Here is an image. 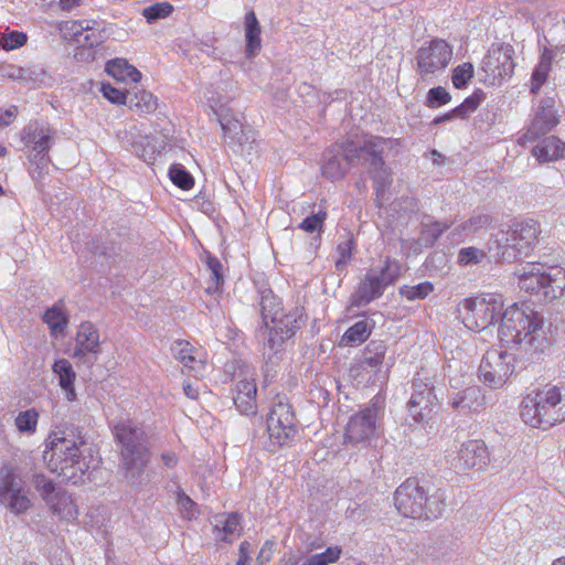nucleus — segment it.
<instances>
[{
	"mask_svg": "<svg viewBox=\"0 0 565 565\" xmlns=\"http://www.w3.org/2000/svg\"><path fill=\"white\" fill-rule=\"evenodd\" d=\"M492 223V216L484 213H473L470 218L462 224L460 228L466 234H473L480 230L487 228Z\"/></svg>",
	"mask_w": 565,
	"mask_h": 565,
	"instance_id": "a19ab883",
	"label": "nucleus"
},
{
	"mask_svg": "<svg viewBox=\"0 0 565 565\" xmlns=\"http://www.w3.org/2000/svg\"><path fill=\"white\" fill-rule=\"evenodd\" d=\"M173 11V6L169 2H157L143 9L142 15L148 23H153L159 19L169 17Z\"/></svg>",
	"mask_w": 565,
	"mask_h": 565,
	"instance_id": "37998d69",
	"label": "nucleus"
},
{
	"mask_svg": "<svg viewBox=\"0 0 565 565\" xmlns=\"http://www.w3.org/2000/svg\"><path fill=\"white\" fill-rule=\"evenodd\" d=\"M259 313L263 324L258 334L264 337V356L266 365H276L285 344L305 324L302 307H292L285 311L280 299L269 288L258 290Z\"/></svg>",
	"mask_w": 565,
	"mask_h": 565,
	"instance_id": "f03ea898",
	"label": "nucleus"
},
{
	"mask_svg": "<svg viewBox=\"0 0 565 565\" xmlns=\"http://www.w3.org/2000/svg\"><path fill=\"white\" fill-rule=\"evenodd\" d=\"M375 328V321L366 316L353 326H351L342 335L341 342L345 345L356 347L369 339L373 329Z\"/></svg>",
	"mask_w": 565,
	"mask_h": 565,
	"instance_id": "c756f323",
	"label": "nucleus"
},
{
	"mask_svg": "<svg viewBox=\"0 0 565 565\" xmlns=\"http://www.w3.org/2000/svg\"><path fill=\"white\" fill-rule=\"evenodd\" d=\"M412 387L413 393L407 403L408 411L416 423H422L429 416L437 401L434 383L431 379L417 374L413 379Z\"/></svg>",
	"mask_w": 565,
	"mask_h": 565,
	"instance_id": "6ab92c4d",
	"label": "nucleus"
},
{
	"mask_svg": "<svg viewBox=\"0 0 565 565\" xmlns=\"http://www.w3.org/2000/svg\"><path fill=\"white\" fill-rule=\"evenodd\" d=\"M245 54L248 58L254 57L260 50V25L253 10L245 14Z\"/></svg>",
	"mask_w": 565,
	"mask_h": 565,
	"instance_id": "7c9ffc66",
	"label": "nucleus"
},
{
	"mask_svg": "<svg viewBox=\"0 0 565 565\" xmlns=\"http://www.w3.org/2000/svg\"><path fill=\"white\" fill-rule=\"evenodd\" d=\"M565 142L555 136L543 138L532 149V154L540 163L556 161L564 157Z\"/></svg>",
	"mask_w": 565,
	"mask_h": 565,
	"instance_id": "bb28decb",
	"label": "nucleus"
},
{
	"mask_svg": "<svg viewBox=\"0 0 565 565\" xmlns=\"http://www.w3.org/2000/svg\"><path fill=\"white\" fill-rule=\"evenodd\" d=\"M327 206L326 202H321L319 204L318 210L315 209L311 211L310 215L305 217L301 223L298 225L299 230H302L306 233L317 235L313 236L310 241V246L317 250L320 247L321 244V234L323 232L324 222L327 220Z\"/></svg>",
	"mask_w": 565,
	"mask_h": 565,
	"instance_id": "a878e982",
	"label": "nucleus"
},
{
	"mask_svg": "<svg viewBox=\"0 0 565 565\" xmlns=\"http://www.w3.org/2000/svg\"><path fill=\"white\" fill-rule=\"evenodd\" d=\"M514 49L510 44H493L482 60V71L492 85H501L514 71Z\"/></svg>",
	"mask_w": 565,
	"mask_h": 565,
	"instance_id": "dca6fc26",
	"label": "nucleus"
},
{
	"mask_svg": "<svg viewBox=\"0 0 565 565\" xmlns=\"http://www.w3.org/2000/svg\"><path fill=\"white\" fill-rule=\"evenodd\" d=\"M542 316L530 307L509 306L501 315L498 337L503 347L524 345L537 350L541 342Z\"/></svg>",
	"mask_w": 565,
	"mask_h": 565,
	"instance_id": "39448f33",
	"label": "nucleus"
},
{
	"mask_svg": "<svg viewBox=\"0 0 565 565\" xmlns=\"http://www.w3.org/2000/svg\"><path fill=\"white\" fill-rule=\"evenodd\" d=\"M303 561L300 556L289 555L279 561L278 565H303Z\"/></svg>",
	"mask_w": 565,
	"mask_h": 565,
	"instance_id": "774afa93",
	"label": "nucleus"
},
{
	"mask_svg": "<svg viewBox=\"0 0 565 565\" xmlns=\"http://www.w3.org/2000/svg\"><path fill=\"white\" fill-rule=\"evenodd\" d=\"M108 75L116 81L138 83L141 79V73L125 58H114L106 63L105 67Z\"/></svg>",
	"mask_w": 565,
	"mask_h": 565,
	"instance_id": "2f4dec72",
	"label": "nucleus"
},
{
	"mask_svg": "<svg viewBox=\"0 0 565 565\" xmlns=\"http://www.w3.org/2000/svg\"><path fill=\"white\" fill-rule=\"evenodd\" d=\"M15 424L20 431L35 430V408L20 413L15 419Z\"/></svg>",
	"mask_w": 565,
	"mask_h": 565,
	"instance_id": "4d7b16f0",
	"label": "nucleus"
},
{
	"mask_svg": "<svg viewBox=\"0 0 565 565\" xmlns=\"http://www.w3.org/2000/svg\"><path fill=\"white\" fill-rule=\"evenodd\" d=\"M56 29L65 40L82 47H96L106 41L105 23L96 20L62 21Z\"/></svg>",
	"mask_w": 565,
	"mask_h": 565,
	"instance_id": "4468645a",
	"label": "nucleus"
},
{
	"mask_svg": "<svg viewBox=\"0 0 565 565\" xmlns=\"http://www.w3.org/2000/svg\"><path fill=\"white\" fill-rule=\"evenodd\" d=\"M171 350L174 358L179 360L184 366L193 369L192 363L195 361V359L191 354L192 347L188 341L174 342Z\"/></svg>",
	"mask_w": 565,
	"mask_h": 565,
	"instance_id": "3c124183",
	"label": "nucleus"
},
{
	"mask_svg": "<svg viewBox=\"0 0 565 565\" xmlns=\"http://www.w3.org/2000/svg\"><path fill=\"white\" fill-rule=\"evenodd\" d=\"M0 502L17 513L25 511L31 505L24 490V481L10 466L0 469Z\"/></svg>",
	"mask_w": 565,
	"mask_h": 565,
	"instance_id": "f3484780",
	"label": "nucleus"
},
{
	"mask_svg": "<svg viewBox=\"0 0 565 565\" xmlns=\"http://www.w3.org/2000/svg\"><path fill=\"white\" fill-rule=\"evenodd\" d=\"M214 529L224 533L222 541L230 542L227 536L241 531V516L237 513L220 514L215 516Z\"/></svg>",
	"mask_w": 565,
	"mask_h": 565,
	"instance_id": "e433bc0d",
	"label": "nucleus"
},
{
	"mask_svg": "<svg viewBox=\"0 0 565 565\" xmlns=\"http://www.w3.org/2000/svg\"><path fill=\"white\" fill-rule=\"evenodd\" d=\"M449 405L459 414L477 413L484 407L486 396L479 386L472 385L450 395Z\"/></svg>",
	"mask_w": 565,
	"mask_h": 565,
	"instance_id": "393cba45",
	"label": "nucleus"
},
{
	"mask_svg": "<svg viewBox=\"0 0 565 565\" xmlns=\"http://www.w3.org/2000/svg\"><path fill=\"white\" fill-rule=\"evenodd\" d=\"M540 232V224L534 220L515 222L508 233H502V238L490 241V250L495 248V256L502 260L522 259L529 256Z\"/></svg>",
	"mask_w": 565,
	"mask_h": 565,
	"instance_id": "6e6552de",
	"label": "nucleus"
},
{
	"mask_svg": "<svg viewBox=\"0 0 565 565\" xmlns=\"http://www.w3.org/2000/svg\"><path fill=\"white\" fill-rule=\"evenodd\" d=\"M434 290L430 281H424L416 286H403L399 294L408 300L425 299Z\"/></svg>",
	"mask_w": 565,
	"mask_h": 565,
	"instance_id": "c03bdc74",
	"label": "nucleus"
},
{
	"mask_svg": "<svg viewBox=\"0 0 565 565\" xmlns=\"http://www.w3.org/2000/svg\"><path fill=\"white\" fill-rule=\"evenodd\" d=\"M394 505L404 518L415 520H436L445 510V498L428 489L416 478H408L394 492Z\"/></svg>",
	"mask_w": 565,
	"mask_h": 565,
	"instance_id": "0eeeda50",
	"label": "nucleus"
},
{
	"mask_svg": "<svg viewBox=\"0 0 565 565\" xmlns=\"http://www.w3.org/2000/svg\"><path fill=\"white\" fill-rule=\"evenodd\" d=\"M274 545L275 543L273 541H266L264 543L256 557V565H265L271 559L274 554Z\"/></svg>",
	"mask_w": 565,
	"mask_h": 565,
	"instance_id": "13d9d810",
	"label": "nucleus"
},
{
	"mask_svg": "<svg viewBox=\"0 0 565 565\" xmlns=\"http://www.w3.org/2000/svg\"><path fill=\"white\" fill-rule=\"evenodd\" d=\"M178 504L182 510H184L189 513L195 507V502L189 495H186L184 492L178 493Z\"/></svg>",
	"mask_w": 565,
	"mask_h": 565,
	"instance_id": "e2e57ef3",
	"label": "nucleus"
},
{
	"mask_svg": "<svg viewBox=\"0 0 565 565\" xmlns=\"http://www.w3.org/2000/svg\"><path fill=\"white\" fill-rule=\"evenodd\" d=\"M250 553H252V545L247 541H243L239 544V556L236 562V564H244V563H250Z\"/></svg>",
	"mask_w": 565,
	"mask_h": 565,
	"instance_id": "680f3d73",
	"label": "nucleus"
},
{
	"mask_svg": "<svg viewBox=\"0 0 565 565\" xmlns=\"http://www.w3.org/2000/svg\"><path fill=\"white\" fill-rule=\"evenodd\" d=\"M103 96L113 104L126 105L128 99V93L114 87L111 84L102 85Z\"/></svg>",
	"mask_w": 565,
	"mask_h": 565,
	"instance_id": "6e6d98bb",
	"label": "nucleus"
},
{
	"mask_svg": "<svg viewBox=\"0 0 565 565\" xmlns=\"http://www.w3.org/2000/svg\"><path fill=\"white\" fill-rule=\"evenodd\" d=\"M385 354L386 345L383 341H371L362 356L350 367V376L361 383L367 375L370 381L382 369Z\"/></svg>",
	"mask_w": 565,
	"mask_h": 565,
	"instance_id": "412c9836",
	"label": "nucleus"
},
{
	"mask_svg": "<svg viewBox=\"0 0 565 565\" xmlns=\"http://www.w3.org/2000/svg\"><path fill=\"white\" fill-rule=\"evenodd\" d=\"M56 138V130H53L49 127L41 128L38 131V173H41L42 170H45V172L49 173L50 166L53 170H56L55 166L51 163L50 158L46 156V152L55 143Z\"/></svg>",
	"mask_w": 565,
	"mask_h": 565,
	"instance_id": "c85d7f7f",
	"label": "nucleus"
},
{
	"mask_svg": "<svg viewBox=\"0 0 565 565\" xmlns=\"http://www.w3.org/2000/svg\"><path fill=\"white\" fill-rule=\"evenodd\" d=\"M100 352L99 332L90 321L79 324L72 356L81 363L93 365Z\"/></svg>",
	"mask_w": 565,
	"mask_h": 565,
	"instance_id": "4be33fe9",
	"label": "nucleus"
},
{
	"mask_svg": "<svg viewBox=\"0 0 565 565\" xmlns=\"http://www.w3.org/2000/svg\"><path fill=\"white\" fill-rule=\"evenodd\" d=\"M115 440L120 448L119 469L127 486L141 490L149 484L151 472L150 440L145 429L130 419L111 425Z\"/></svg>",
	"mask_w": 565,
	"mask_h": 565,
	"instance_id": "7ed1b4c3",
	"label": "nucleus"
},
{
	"mask_svg": "<svg viewBox=\"0 0 565 565\" xmlns=\"http://www.w3.org/2000/svg\"><path fill=\"white\" fill-rule=\"evenodd\" d=\"M452 56L451 46L444 40H433L428 46H423L417 52V65L422 75L431 74L445 68Z\"/></svg>",
	"mask_w": 565,
	"mask_h": 565,
	"instance_id": "aec40b11",
	"label": "nucleus"
},
{
	"mask_svg": "<svg viewBox=\"0 0 565 565\" xmlns=\"http://www.w3.org/2000/svg\"><path fill=\"white\" fill-rule=\"evenodd\" d=\"M451 226L450 222L430 221L422 223L420 236L418 241L425 247H431L436 241Z\"/></svg>",
	"mask_w": 565,
	"mask_h": 565,
	"instance_id": "f704fd0d",
	"label": "nucleus"
},
{
	"mask_svg": "<svg viewBox=\"0 0 565 565\" xmlns=\"http://www.w3.org/2000/svg\"><path fill=\"white\" fill-rule=\"evenodd\" d=\"M242 129V125L237 119L232 120L231 122H225L224 128L222 129L225 136L233 137Z\"/></svg>",
	"mask_w": 565,
	"mask_h": 565,
	"instance_id": "69168bd1",
	"label": "nucleus"
},
{
	"mask_svg": "<svg viewBox=\"0 0 565 565\" xmlns=\"http://www.w3.org/2000/svg\"><path fill=\"white\" fill-rule=\"evenodd\" d=\"M484 97V93L481 89H477L472 95L465 98L459 106L455 107V113L459 114L460 118H466L478 108Z\"/></svg>",
	"mask_w": 565,
	"mask_h": 565,
	"instance_id": "49530a36",
	"label": "nucleus"
},
{
	"mask_svg": "<svg viewBox=\"0 0 565 565\" xmlns=\"http://www.w3.org/2000/svg\"><path fill=\"white\" fill-rule=\"evenodd\" d=\"M399 276L401 264L396 259L386 258L384 266L369 269L351 296V307L366 306L380 298L386 287L395 284Z\"/></svg>",
	"mask_w": 565,
	"mask_h": 565,
	"instance_id": "9d476101",
	"label": "nucleus"
},
{
	"mask_svg": "<svg viewBox=\"0 0 565 565\" xmlns=\"http://www.w3.org/2000/svg\"><path fill=\"white\" fill-rule=\"evenodd\" d=\"M450 99V94L444 87L437 86L428 90L426 105L430 108H436L446 105Z\"/></svg>",
	"mask_w": 565,
	"mask_h": 565,
	"instance_id": "603ef678",
	"label": "nucleus"
},
{
	"mask_svg": "<svg viewBox=\"0 0 565 565\" xmlns=\"http://www.w3.org/2000/svg\"><path fill=\"white\" fill-rule=\"evenodd\" d=\"M354 247V239L352 236L340 242L337 246V253L339 258L335 260L337 270H343L347 267L348 262L352 257V249Z\"/></svg>",
	"mask_w": 565,
	"mask_h": 565,
	"instance_id": "09e8293b",
	"label": "nucleus"
},
{
	"mask_svg": "<svg viewBox=\"0 0 565 565\" xmlns=\"http://www.w3.org/2000/svg\"><path fill=\"white\" fill-rule=\"evenodd\" d=\"M391 143L390 139L377 136L335 142L322 153L321 174L334 182L342 180L351 167L363 166L373 181L376 196L381 198L393 181L392 170L383 159L384 151L391 148Z\"/></svg>",
	"mask_w": 565,
	"mask_h": 565,
	"instance_id": "f257e3e1",
	"label": "nucleus"
},
{
	"mask_svg": "<svg viewBox=\"0 0 565 565\" xmlns=\"http://www.w3.org/2000/svg\"><path fill=\"white\" fill-rule=\"evenodd\" d=\"M130 109L139 113H152L157 108L156 97L147 90L128 92L127 104Z\"/></svg>",
	"mask_w": 565,
	"mask_h": 565,
	"instance_id": "72a5a7b5",
	"label": "nucleus"
},
{
	"mask_svg": "<svg viewBox=\"0 0 565 565\" xmlns=\"http://www.w3.org/2000/svg\"><path fill=\"white\" fill-rule=\"evenodd\" d=\"M51 472L73 484L84 483L89 469L97 467L94 450L83 437L77 440L67 437H54L45 444L42 456Z\"/></svg>",
	"mask_w": 565,
	"mask_h": 565,
	"instance_id": "20e7f679",
	"label": "nucleus"
},
{
	"mask_svg": "<svg viewBox=\"0 0 565 565\" xmlns=\"http://www.w3.org/2000/svg\"><path fill=\"white\" fill-rule=\"evenodd\" d=\"M205 263H206L209 270L211 271V279H210V282H209L205 291L207 294L212 295V294L218 292L221 289V286L224 282L223 274H222L223 265L220 262V259L217 257H215L214 255H212L211 253L206 254Z\"/></svg>",
	"mask_w": 565,
	"mask_h": 565,
	"instance_id": "c9c22d12",
	"label": "nucleus"
},
{
	"mask_svg": "<svg viewBox=\"0 0 565 565\" xmlns=\"http://www.w3.org/2000/svg\"><path fill=\"white\" fill-rule=\"evenodd\" d=\"M557 124L558 118L555 110V99L553 97H544L539 103L534 118L525 136L530 139L539 138L551 131Z\"/></svg>",
	"mask_w": 565,
	"mask_h": 565,
	"instance_id": "b1692460",
	"label": "nucleus"
},
{
	"mask_svg": "<svg viewBox=\"0 0 565 565\" xmlns=\"http://www.w3.org/2000/svg\"><path fill=\"white\" fill-rule=\"evenodd\" d=\"M519 287L530 294H541L544 301H552L564 294L565 269L561 266L532 264L519 275Z\"/></svg>",
	"mask_w": 565,
	"mask_h": 565,
	"instance_id": "1a4fd4ad",
	"label": "nucleus"
},
{
	"mask_svg": "<svg viewBox=\"0 0 565 565\" xmlns=\"http://www.w3.org/2000/svg\"><path fill=\"white\" fill-rule=\"evenodd\" d=\"M522 420L546 429L565 420V385L546 386L527 394L520 405Z\"/></svg>",
	"mask_w": 565,
	"mask_h": 565,
	"instance_id": "423d86ee",
	"label": "nucleus"
},
{
	"mask_svg": "<svg viewBox=\"0 0 565 565\" xmlns=\"http://www.w3.org/2000/svg\"><path fill=\"white\" fill-rule=\"evenodd\" d=\"M54 83V78L47 74L46 71H41L38 73V86L51 87Z\"/></svg>",
	"mask_w": 565,
	"mask_h": 565,
	"instance_id": "338daca9",
	"label": "nucleus"
},
{
	"mask_svg": "<svg viewBox=\"0 0 565 565\" xmlns=\"http://www.w3.org/2000/svg\"><path fill=\"white\" fill-rule=\"evenodd\" d=\"M236 395L256 396L257 387L254 381L243 380L236 384Z\"/></svg>",
	"mask_w": 565,
	"mask_h": 565,
	"instance_id": "bf43d9fd",
	"label": "nucleus"
},
{
	"mask_svg": "<svg viewBox=\"0 0 565 565\" xmlns=\"http://www.w3.org/2000/svg\"><path fill=\"white\" fill-rule=\"evenodd\" d=\"M473 76V66L471 63H462L454 68L451 81L456 88L462 89L467 86Z\"/></svg>",
	"mask_w": 565,
	"mask_h": 565,
	"instance_id": "a18cd8bd",
	"label": "nucleus"
},
{
	"mask_svg": "<svg viewBox=\"0 0 565 565\" xmlns=\"http://www.w3.org/2000/svg\"><path fill=\"white\" fill-rule=\"evenodd\" d=\"M43 321L47 324L52 337L57 339L63 335L68 324V316L63 303H55L47 309L43 315Z\"/></svg>",
	"mask_w": 565,
	"mask_h": 565,
	"instance_id": "473e14b6",
	"label": "nucleus"
},
{
	"mask_svg": "<svg viewBox=\"0 0 565 565\" xmlns=\"http://www.w3.org/2000/svg\"><path fill=\"white\" fill-rule=\"evenodd\" d=\"M19 149L28 157L29 161L32 162L35 150V128L32 125L25 126L20 132Z\"/></svg>",
	"mask_w": 565,
	"mask_h": 565,
	"instance_id": "79ce46f5",
	"label": "nucleus"
},
{
	"mask_svg": "<svg viewBox=\"0 0 565 565\" xmlns=\"http://www.w3.org/2000/svg\"><path fill=\"white\" fill-rule=\"evenodd\" d=\"M41 487L40 495L46 503L50 511L63 521H74L77 519L78 510L71 494L51 480H45L38 475V489Z\"/></svg>",
	"mask_w": 565,
	"mask_h": 565,
	"instance_id": "2eb2a0df",
	"label": "nucleus"
},
{
	"mask_svg": "<svg viewBox=\"0 0 565 565\" xmlns=\"http://www.w3.org/2000/svg\"><path fill=\"white\" fill-rule=\"evenodd\" d=\"M237 411L246 416L255 415L257 412L256 396L235 395L233 397Z\"/></svg>",
	"mask_w": 565,
	"mask_h": 565,
	"instance_id": "864d4df0",
	"label": "nucleus"
},
{
	"mask_svg": "<svg viewBox=\"0 0 565 565\" xmlns=\"http://www.w3.org/2000/svg\"><path fill=\"white\" fill-rule=\"evenodd\" d=\"M342 553L341 547L330 546L322 553H317L303 561V565H329L335 563Z\"/></svg>",
	"mask_w": 565,
	"mask_h": 565,
	"instance_id": "ea45409f",
	"label": "nucleus"
},
{
	"mask_svg": "<svg viewBox=\"0 0 565 565\" xmlns=\"http://www.w3.org/2000/svg\"><path fill=\"white\" fill-rule=\"evenodd\" d=\"M382 413L383 407L376 401L352 415L345 428L347 438L354 444L369 441L376 434V423Z\"/></svg>",
	"mask_w": 565,
	"mask_h": 565,
	"instance_id": "a211bd4d",
	"label": "nucleus"
},
{
	"mask_svg": "<svg viewBox=\"0 0 565 565\" xmlns=\"http://www.w3.org/2000/svg\"><path fill=\"white\" fill-rule=\"evenodd\" d=\"M484 257V253L477 247H463L458 253V263L467 266L478 264Z\"/></svg>",
	"mask_w": 565,
	"mask_h": 565,
	"instance_id": "5fc2aeb1",
	"label": "nucleus"
},
{
	"mask_svg": "<svg viewBox=\"0 0 565 565\" xmlns=\"http://www.w3.org/2000/svg\"><path fill=\"white\" fill-rule=\"evenodd\" d=\"M490 461V454L487 445L482 440L471 439L465 441L452 465L460 471L470 469L482 470Z\"/></svg>",
	"mask_w": 565,
	"mask_h": 565,
	"instance_id": "5701e85b",
	"label": "nucleus"
},
{
	"mask_svg": "<svg viewBox=\"0 0 565 565\" xmlns=\"http://www.w3.org/2000/svg\"><path fill=\"white\" fill-rule=\"evenodd\" d=\"M161 461L166 468H174L178 465V456L173 451H166L161 454Z\"/></svg>",
	"mask_w": 565,
	"mask_h": 565,
	"instance_id": "0e129e2a",
	"label": "nucleus"
},
{
	"mask_svg": "<svg viewBox=\"0 0 565 565\" xmlns=\"http://www.w3.org/2000/svg\"><path fill=\"white\" fill-rule=\"evenodd\" d=\"M17 106H10L6 110L0 108V129L9 126L17 117Z\"/></svg>",
	"mask_w": 565,
	"mask_h": 565,
	"instance_id": "052dcab7",
	"label": "nucleus"
},
{
	"mask_svg": "<svg viewBox=\"0 0 565 565\" xmlns=\"http://www.w3.org/2000/svg\"><path fill=\"white\" fill-rule=\"evenodd\" d=\"M52 371L58 380V385L64 391L66 398L70 402L76 399V392L74 388V381L76 379V373L71 364V362L66 359H58L52 365Z\"/></svg>",
	"mask_w": 565,
	"mask_h": 565,
	"instance_id": "cd10ccee",
	"label": "nucleus"
},
{
	"mask_svg": "<svg viewBox=\"0 0 565 565\" xmlns=\"http://www.w3.org/2000/svg\"><path fill=\"white\" fill-rule=\"evenodd\" d=\"M269 439L279 447L295 441L298 435V425L295 412L288 403H275L266 419Z\"/></svg>",
	"mask_w": 565,
	"mask_h": 565,
	"instance_id": "f8f14e48",
	"label": "nucleus"
},
{
	"mask_svg": "<svg viewBox=\"0 0 565 565\" xmlns=\"http://www.w3.org/2000/svg\"><path fill=\"white\" fill-rule=\"evenodd\" d=\"M515 358L507 351L490 349L482 356L479 365V379L491 388L505 384L514 372Z\"/></svg>",
	"mask_w": 565,
	"mask_h": 565,
	"instance_id": "ddd939ff",
	"label": "nucleus"
},
{
	"mask_svg": "<svg viewBox=\"0 0 565 565\" xmlns=\"http://www.w3.org/2000/svg\"><path fill=\"white\" fill-rule=\"evenodd\" d=\"M28 41V36L23 32L10 31L0 36V47L4 51H12L23 46Z\"/></svg>",
	"mask_w": 565,
	"mask_h": 565,
	"instance_id": "de8ad7c7",
	"label": "nucleus"
},
{
	"mask_svg": "<svg viewBox=\"0 0 565 565\" xmlns=\"http://www.w3.org/2000/svg\"><path fill=\"white\" fill-rule=\"evenodd\" d=\"M0 75L3 78L19 81L26 83L32 78V72L13 64L2 65L0 67Z\"/></svg>",
	"mask_w": 565,
	"mask_h": 565,
	"instance_id": "8fccbe9b",
	"label": "nucleus"
},
{
	"mask_svg": "<svg viewBox=\"0 0 565 565\" xmlns=\"http://www.w3.org/2000/svg\"><path fill=\"white\" fill-rule=\"evenodd\" d=\"M551 71V57L543 55L540 63L535 66L531 77V93L537 94L542 85L546 82L548 73Z\"/></svg>",
	"mask_w": 565,
	"mask_h": 565,
	"instance_id": "4c0bfd02",
	"label": "nucleus"
},
{
	"mask_svg": "<svg viewBox=\"0 0 565 565\" xmlns=\"http://www.w3.org/2000/svg\"><path fill=\"white\" fill-rule=\"evenodd\" d=\"M170 180L182 190H190L194 184V178L180 163H173L169 169Z\"/></svg>",
	"mask_w": 565,
	"mask_h": 565,
	"instance_id": "58836bf2",
	"label": "nucleus"
},
{
	"mask_svg": "<svg viewBox=\"0 0 565 565\" xmlns=\"http://www.w3.org/2000/svg\"><path fill=\"white\" fill-rule=\"evenodd\" d=\"M463 322L467 328L475 331H482L501 322L503 313V302L489 295L488 298L465 299L462 302Z\"/></svg>",
	"mask_w": 565,
	"mask_h": 565,
	"instance_id": "9b49d317",
	"label": "nucleus"
}]
</instances>
